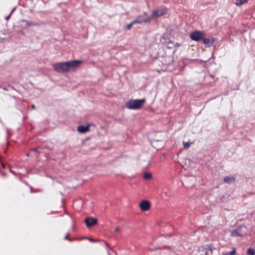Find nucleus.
Instances as JSON below:
<instances>
[{"mask_svg":"<svg viewBox=\"0 0 255 255\" xmlns=\"http://www.w3.org/2000/svg\"><path fill=\"white\" fill-rule=\"evenodd\" d=\"M145 102V99L130 100L126 103V107L130 110H138L142 107Z\"/></svg>","mask_w":255,"mask_h":255,"instance_id":"nucleus-1","label":"nucleus"},{"mask_svg":"<svg viewBox=\"0 0 255 255\" xmlns=\"http://www.w3.org/2000/svg\"><path fill=\"white\" fill-rule=\"evenodd\" d=\"M205 36V32L204 31L196 30L190 33V37L191 39L195 41H200Z\"/></svg>","mask_w":255,"mask_h":255,"instance_id":"nucleus-2","label":"nucleus"},{"mask_svg":"<svg viewBox=\"0 0 255 255\" xmlns=\"http://www.w3.org/2000/svg\"><path fill=\"white\" fill-rule=\"evenodd\" d=\"M167 12V8L165 7H163L154 10L152 11L153 17H155V18L164 15L166 14Z\"/></svg>","mask_w":255,"mask_h":255,"instance_id":"nucleus-3","label":"nucleus"},{"mask_svg":"<svg viewBox=\"0 0 255 255\" xmlns=\"http://www.w3.org/2000/svg\"><path fill=\"white\" fill-rule=\"evenodd\" d=\"M139 207L141 211H147L150 209V202L147 200H143L140 203Z\"/></svg>","mask_w":255,"mask_h":255,"instance_id":"nucleus-4","label":"nucleus"},{"mask_svg":"<svg viewBox=\"0 0 255 255\" xmlns=\"http://www.w3.org/2000/svg\"><path fill=\"white\" fill-rule=\"evenodd\" d=\"M84 222L87 227H92L97 223V220L95 218L90 217L86 218Z\"/></svg>","mask_w":255,"mask_h":255,"instance_id":"nucleus-5","label":"nucleus"},{"mask_svg":"<svg viewBox=\"0 0 255 255\" xmlns=\"http://www.w3.org/2000/svg\"><path fill=\"white\" fill-rule=\"evenodd\" d=\"M77 130L80 133H85L90 130V125H87L86 126H80L78 127Z\"/></svg>","mask_w":255,"mask_h":255,"instance_id":"nucleus-6","label":"nucleus"},{"mask_svg":"<svg viewBox=\"0 0 255 255\" xmlns=\"http://www.w3.org/2000/svg\"><path fill=\"white\" fill-rule=\"evenodd\" d=\"M203 42L205 44H209L212 45L214 43L215 40V38L212 37L211 38H205L204 37L203 39H202Z\"/></svg>","mask_w":255,"mask_h":255,"instance_id":"nucleus-7","label":"nucleus"},{"mask_svg":"<svg viewBox=\"0 0 255 255\" xmlns=\"http://www.w3.org/2000/svg\"><path fill=\"white\" fill-rule=\"evenodd\" d=\"M235 178L234 176H226L224 178V182L226 183H231L235 181Z\"/></svg>","mask_w":255,"mask_h":255,"instance_id":"nucleus-8","label":"nucleus"},{"mask_svg":"<svg viewBox=\"0 0 255 255\" xmlns=\"http://www.w3.org/2000/svg\"><path fill=\"white\" fill-rule=\"evenodd\" d=\"M79 65H65V72L67 71L74 70Z\"/></svg>","mask_w":255,"mask_h":255,"instance_id":"nucleus-9","label":"nucleus"},{"mask_svg":"<svg viewBox=\"0 0 255 255\" xmlns=\"http://www.w3.org/2000/svg\"><path fill=\"white\" fill-rule=\"evenodd\" d=\"M54 68L59 72H64V65H54Z\"/></svg>","mask_w":255,"mask_h":255,"instance_id":"nucleus-10","label":"nucleus"},{"mask_svg":"<svg viewBox=\"0 0 255 255\" xmlns=\"http://www.w3.org/2000/svg\"><path fill=\"white\" fill-rule=\"evenodd\" d=\"M143 177L145 180H149L152 178V175L149 172H145L143 174Z\"/></svg>","mask_w":255,"mask_h":255,"instance_id":"nucleus-11","label":"nucleus"},{"mask_svg":"<svg viewBox=\"0 0 255 255\" xmlns=\"http://www.w3.org/2000/svg\"><path fill=\"white\" fill-rule=\"evenodd\" d=\"M249 0H236V4L240 6L248 2Z\"/></svg>","mask_w":255,"mask_h":255,"instance_id":"nucleus-12","label":"nucleus"},{"mask_svg":"<svg viewBox=\"0 0 255 255\" xmlns=\"http://www.w3.org/2000/svg\"><path fill=\"white\" fill-rule=\"evenodd\" d=\"M231 235L233 237H240L242 235L239 233L237 230H233L231 233Z\"/></svg>","mask_w":255,"mask_h":255,"instance_id":"nucleus-13","label":"nucleus"},{"mask_svg":"<svg viewBox=\"0 0 255 255\" xmlns=\"http://www.w3.org/2000/svg\"><path fill=\"white\" fill-rule=\"evenodd\" d=\"M81 61L79 60H73V61H70L67 62H65V64H81Z\"/></svg>","mask_w":255,"mask_h":255,"instance_id":"nucleus-14","label":"nucleus"},{"mask_svg":"<svg viewBox=\"0 0 255 255\" xmlns=\"http://www.w3.org/2000/svg\"><path fill=\"white\" fill-rule=\"evenodd\" d=\"M247 254L248 255H255V251L252 248H249L247 250Z\"/></svg>","mask_w":255,"mask_h":255,"instance_id":"nucleus-15","label":"nucleus"},{"mask_svg":"<svg viewBox=\"0 0 255 255\" xmlns=\"http://www.w3.org/2000/svg\"><path fill=\"white\" fill-rule=\"evenodd\" d=\"M154 18H155V17H153V13H152V15L150 16H149L147 18H145V19L142 20L143 22H144V23L149 22L152 19Z\"/></svg>","mask_w":255,"mask_h":255,"instance_id":"nucleus-16","label":"nucleus"},{"mask_svg":"<svg viewBox=\"0 0 255 255\" xmlns=\"http://www.w3.org/2000/svg\"><path fill=\"white\" fill-rule=\"evenodd\" d=\"M183 145H184V148L185 149L189 148L191 144V143H190V142H183Z\"/></svg>","mask_w":255,"mask_h":255,"instance_id":"nucleus-17","label":"nucleus"},{"mask_svg":"<svg viewBox=\"0 0 255 255\" xmlns=\"http://www.w3.org/2000/svg\"><path fill=\"white\" fill-rule=\"evenodd\" d=\"M132 23L135 24V23H141L143 22V20H139L138 19H135L132 21Z\"/></svg>","mask_w":255,"mask_h":255,"instance_id":"nucleus-18","label":"nucleus"},{"mask_svg":"<svg viewBox=\"0 0 255 255\" xmlns=\"http://www.w3.org/2000/svg\"><path fill=\"white\" fill-rule=\"evenodd\" d=\"M133 25L132 22H130V23L128 24L126 27V29L127 30H129L131 28L132 26Z\"/></svg>","mask_w":255,"mask_h":255,"instance_id":"nucleus-19","label":"nucleus"},{"mask_svg":"<svg viewBox=\"0 0 255 255\" xmlns=\"http://www.w3.org/2000/svg\"><path fill=\"white\" fill-rule=\"evenodd\" d=\"M65 239H66V240H67L69 241L70 242H71V241H74V240H76L77 239L74 238V239H72L69 238L68 237V235H66V236H65Z\"/></svg>","mask_w":255,"mask_h":255,"instance_id":"nucleus-20","label":"nucleus"},{"mask_svg":"<svg viewBox=\"0 0 255 255\" xmlns=\"http://www.w3.org/2000/svg\"><path fill=\"white\" fill-rule=\"evenodd\" d=\"M236 254V249L235 248L233 249V250L229 253V255H234Z\"/></svg>","mask_w":255,"mask_h":255,"instance_id":"nucleus-21","label":"nucleus"},{"mask_svg":"<svg viewBox=\"0 0 255 255\" xmlns=\"http://www.w3.org/2000/svg\"><path fill=\"white\" fill-rule=\"evenodd\" d=\"M14 9H15V8H13V9H12V11H11V12H10V14H9L8 16H7V17H6L5 19H6V20H8V19H9V17H10V16L11 14L13 12V11L14 10Z\"/></svg>","mask_w":255,"mask_h":255,"instance_id":"nucleus-22","label":"nucleus"},{"mask_svg":"<svg viewBox=\"0 0 255 255\" xmlns=\"http://www.w3.org/2000/svg\"><path fill=\"white\" fill-rule=\"evenodd\" d=\"M38 150V148H33L31 149V151L37 152Z\"/></svg>","mask_w":255,"mask_h":255,"instance_id":"nucleus-23","label":"nucleus"},{"mask_svg":"<svg viewBox=\"0 0 255 255\" xmlns=\"http://www.w3.org/2000/svg\"><path fill=\"white\" fill-rule=\"evenodd\" d=\"M119 231V228L118 227H116L115 230V232H118Z\"/></svg>","mask_w":255,"mask_h":255,"instance_id":"nucleus-24","label":"nucleus"},{"mask_svg":"<svg viewBox=\"0 0 255 255\" xmlns=\"http://www.w3.org/2000/svg\"><path fill=\"white\" fill-rule=\"evenodd\" d=\"M84 239H89L90 241H92V242L94 241V240L92 239H89L88 238H85Z\"/></svg>","mask_w":255,"mask_h":255,"instance_id":"nucleus-25","label":"nucleus"},{"mask_svg":"<svg viewBox=\"0 0 255 255\" xmlns=\"http://www.w3.org/2000/svg\"><path fill=\"white\" fill-rule=\"evenodd\" d=\"M64 213H65V214H67L68 215V214L67 213V211L65 210Z\"/></svg>","mask_w":255,"mask_h":255,"instance_id":"nucleus-26","label":"nucleus"},{"mask_svg":"<svg viewBox=\"0 0 255 255\" xmlns=\"http://www.w3.org/2000/svg\"><path fill=\"white\" fill-rule=\"evenodd\" d=\"M26 156H29V154H28V153H27V154H26Z\"/></svg>","mask_w":255,"mask_h":255,"instance_id":"nucleus-27","label":"nucleus"},{"mask_svg":"<svg viewBox=\"0 0 255 255\" xmlns=\"http://www.w3.org/2000/svg\"><path fill=\"white\" fill-rule=\"evenodd\" d=\"M10 172L12 173H14L12 170H10Z\"/></svg>","mask_w":255,"mask_h":255,"instance_id":"nucleus-28","label":"nucleus"}]
</instances>
